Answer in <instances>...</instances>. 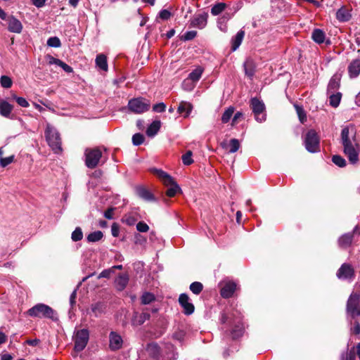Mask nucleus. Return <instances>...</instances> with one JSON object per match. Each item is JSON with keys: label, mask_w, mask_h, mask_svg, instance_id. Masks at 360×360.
<instances>
[{"label": "nucleus", "mask_w": 360, "mask_h": 360, "mask_svg": "<svg viewBox=\"0 0 360 360\" xmlns=\"http://www.w3.org/2000/svg\"><path fill=\"white\" fill-rule=\"evenodd\" d=\"M354 137L352 140L349 137V127H344L341 131V143L343 146L344 153L352 164H356L359 161V145L354 143Z\"/></svg>", "instance_id": "f257e3e1"}, {"label": "nucleus", "mask_w": 360, "mask_h": 360, "mask_svg": "<svg viewBox=\"0 0 360 360\" xmlns=\"http://www.w3.org/2000/svg\"><path fill=\"white\" fill-rule=\"evenodd\" d=\"M45 137L49 146L55 153H60L62 151L60 134L56 129L49 124H46Z\"/></svg>", "instance_id": "f03ea898"}, {"label": "nucleus", "mask_w": 360, "mask_h": 360, "mask_svg": "<svg viewBox=\"0 0 360 360\" xmlns=\"http://www.w3.org/2000/svg\"><path fill=\"white\" fill-rule=\"evenodd\" d=\"M28 314L32 317L47 318L54 320L55 311L49 306L44 304H37L27 311Z\"/></svg>", "instance_id": "7ed1b4c3"}, {"label": "nucleus", "mask_w": 360, "mask_h": 360, "mask_svg": "<svg viewBox=\"0 0 360 360\" xmlns=\"http://www.w3.org/2000/svg\"><path fill=\"white\" fill-rule=\"evenodd\" d=\"M127 107L131 112L135 114H141L150 109V102L146 98L138 97L130 99Z\"/></svg>", "instance_id": "20e7f679"}, {"label": "nucleus", "mask_w": 360, "mask_h": 360, "mask_svg": "<svg viewBox=\"0 0 360 360\" xmlns=\"http://www.w3.org/2000/svg\"><path fill=\"white\" fill-rule=\"evenodd\" d=\"M85 165L88 168L94 169L99 163L102 152L99 148H89L84 151Z\"/></svg>", "instance_id": "39448f33"}, {"label": "nucleus", "mask_w": 360, "mask_h": 360, "mask_svg": "<svg viewBox=\"0 0 360 360\" xmlns=\"http://www.w3.org/2000/svg\"><path fill=\"white\" fill-rule=\"evenodd\" d=\"M250 107L257 121L262 122L266 120L265 105L263 101L257 98H252L250 100Z\"/></svg>", "instance_id": "423d86ee"}, {"label": "nucleus", "mask_w": 360, "mask_h": 360, "mask_svg": "<svg viewBox=\"0 0 360 360\" xmlns=\"http://www.w3.org/2000/svg\"><path fill=\"white\" fill-rule=\"evenodd\" d=\"M306 149L310 153L319 151V139L316 132L311 129L306 134L304 139Z\"/></svg>", "instance_id": "0eeeda50"}, {"label": "nucleus", "mask_w": 360, "mask_h": 360, "mask_svg": "<svg viewBox=\"0 0 360 360\" xmlns=\"http://www.w3.org/2000/svg\"><path fill=\"white\" fill-rule=\"evenodd\" d=\"M89 338V333L87 329H80L75 333L74 341L75 349L77 351L83 350L86 346Z\"/></svg>", "instance_id": "6e6552de"}, {"label": "nucleus", "mask_w": 360, "mask_h": 360, "mask_svg": "<svg viewBox=\"0 0 360 360\" xmlns=\"http://www.w3.org/2000/svg\"><path fill=\"white\" fill-rule=\"evenodd\" d=\"M336 276L340 280L352 282L355 278V271L350 264L344 263L337 271Z\"/></svg>", "instance_id": "1a4fd4ad"}, {"label": "nucleus", "mask_w": 360, "mask_h": 360, "mask_svg": "<svg viewBox=\"0 0 360 360\" xmlns=\"http://www.w3.org/2000/svg\"><path fill=\"white\" fill-rule=\"evenodd\" d=\"M208 14L207 13H202L200 14L195 15L191 20V27L203 29L207 24Z\"/></svg>", "instance_id": "9d476101"}, {"label": "nucleus", "mask_w": 360, "mask_h": 360, "mask_svg": "<svg viewBox=\"0 0 360 360\" xmlns=\"http://www.w3.org/2000/svg\"><path fill=\"white\" fill-rule=\"evenodd\" d=\"M123 345V339L122 336L115 331H111L109 334V347L111 350H117L122 348Z\"/></svg>", "instance_id": "9b49d317"}, {"label": "nucleus", "mask_w": 360, "mask_h": 360, "mask_svg": "<svg viewBox=\"0 0 360 360\" xmlns=\"http://www.w3.org/2000/svg\"><path fill=\"white\" fill-rule=\"evenodd\" d=\"M188 296L185 294H181L179 297V302L184 309V313L186 315H190L194 311V305L190 302Z\"/></svg>", "instance_id": "f8f14e48"}, {"label": "nucleus", "mask_w": 360, "mask_h": 360, "mask_svg": "<svg viewBox=\"0 0 360 360\" xmlns=\"http://www.w3.org/2000/svg\"><path fill=\"white\" fill-rule=\"evenodd\" d=\"M220 294L224 298L231 297L236 290V283L233 281H227L221 284Z\"/></svg>", "instance_id": "ddd939ff"}, {"label": "nucleus", "mask_w": 360, "mask_h": 360, "mask_svg": "<svg viewBox=\"0 0 360 360\" xmlns=\"http://www.w3.org/2000/svg\"><path fill=\"white\" fill-rule=\"evenodd\" d=\"M149 171L153 174L157 176L165 186H169V184L173 182V178L160 169L152 167L149 169Z\"/></svg>", "instance_id": "4468645a"}, {"label": "nucleus", "mask_w": 360, "mask_h": 360, "mask_svg": "<svg viewBox=\"0 0 360 360\" xmlns=\"http://www.w3.org/2000/svg\"><path fill=\"white\" fill-rule=\"evenodd\" d=\"M359 295L356 293H352L347 302V311L352 316H355L357 311V306L359 302Z\"/></svg>", "instance_id": "2eb2a0df"}, {"label": "nucleus", "mask_w": 360, "mask_h": 360, "mask_svg": "<svg viewBox=\"0 0 360 360\" xmlns=\"http://www.w3.org/2000/svg\"><path fill=\"white\" fill-rule=\"evenodd\" d=\"M8 20V30L11 32L20 33L22 30V25L21 22L13 16H10L7 19Z\"/></svg>", "instance_id": "dca6fc26"}, {"label": "nucleus", "mask_w": 360, "mask_h": 360, "mask_svg": "<svg viewBox=\"0 0 360 360\" xmlns=\"http://www.w3.org/2000/svg\"><path fill=\"white\" fill-rule=\"evenodd\" d=\"M146 354L150 358H158L160 354V347L156 342L148 343L145 348Z\"/></svg>", "instance_id": "f3484780"}, {"label": "nucleus", "mask_w": 360, "mask_h": 360, "mask_svg": "<svg viewBox=\"0 0 360 360\" xmlns=\"http://www.w3.org/2000/svg\"><path fill=\"white\" fill-rule=\"evenodd\" d=\"M348 74L351 79L357 77L360 74V59L353 60L348 65Z\"/></svg>", "instance_id": "a211bd4d"}, {"label": "nucleus", "mask_w": 360, "mask_h": 360, "mask_svg": "<svg viewBox=\"0 0 360 360\" xmlns=\"http://www.w3.org/2000/svg\"><path fill=\"white\" fill-rule=\"evenodd\" d=\"M136 194L146 201H153L155 198L151 192L143 186H137L135 189Z\"/></svg>", "instance_id": "6ab92c4d"}, {"label": "nucleus", "mask_w": 360, "mask_h": 360, "mask_svg": "<svg viewBox=\"0 0 360 360\" xmlns=\"http://www.w3.org/2000/svg\"><path fill=\"white\" fill-rule=\"evenodd\" d=\"M13 106L5 100L0 101V115L8 118L12 112Z\"/></svg>", "instance_id": "aec40b11"}, {"label": "nucleus", "mask_w": 360, "mask_h": 360, "mask_svg": "<svg viewBox=\"0 0 360 360\" xmlns=\"http://www.w3.org/2000/svg\"><path fill=\"white\" fill-rule=\"evenodd\" d=\"M150 314L146 312H143L141 314L135 313L131 319V323L133 326H141L146 321L150 319Z\"/></svg>", "instance_id": "412c9836"}, {"label": "nucleus", "mask_w": 360, "mask_h": 360, "mask_svg": "<svg viewBox=\"0 0 360 360\" xmlns=\"http://www.w3.org/2000/svg\"><path fill=\"white\" fill-rule=\"evenodd\" d=\"M354 234L352 233H348L343 234L338 239V245L342 248H347L349 247L352 243Z\"/></svg>", "instance_id": "4be33fe9"}, {"label": "nucleus", "mask_w": 360, "mask_h": 360, "mask_svg": "<svg viewBox=\"0 0 360 360\" xmlns=\"http://www.w3.org/2000/svg\"><path fill=\"white\" fill-rule=\"evenodd\" d=\"M192 108L193 106L191 103L187 101H181L179 105L177 112L184 116V117H187L192 110Z\"/></svg>", "instance_id": "5701e85b"}, {"label": "nucleus", "mask_w": 360, "mask_h": 360, "mask_svg": "<svg viewBox=\"0 0 360 360\" xmlns=\"http://www.w3.org/2000/svg\"><path fill=\"white\" fill-rule=\"evenodd\" d=\"M203 68L201 67H197L195 70H193L188 75L187 79L184 81V84L188 81H192L193 82H197L201 78L202 74L203 72Z\"/></svg>", "instance_id": "b1692460"}, {"label": "nucleus", "mask_w": 360, "mask_h": 360, "mask_svg": "<svg viewBox=\"0 0 360 360\" xmlns=\"http://www.w3.org/2000/svg\"><path fill=\"white\" fill-rule=\"evenodd\" d=\"M129 281V276L126 274H120L118 277L115 279V285L116 288L119 290H123Z\"/></svg>", "instance_id": "393cba45"}, {"label": "nucleus", "mask_w": 360, "mask_h": 360, "mask_svg": "<svg viewBox=\"0 0 360 360\" xmlns=\"http://www.w3.org/2000/svg\"><path fill=\"white\" fill-rule=\"evenodd\" d=\"M245 36V32L240 30L231 40V49L236 51L241 44Z\"/></svg>", "instance_id": "a878e982"}, {"label": "nucleus", "mask_w": 360, "mask_h": 360, "mask_svg": "<svg viewBox=\"0 0 360 360\" xmlns=\"http://www.w3.org/2000/svg\"><path fill=\"white\" fill-rule=\"evenodd\" d=\"M161 126L160 120L153 121L147 128L146 134L148 136L153 137L159 131Z\"/></svg>", "instance_id": "bb28decb"}, {"label": "nucleus", "mask_w": 360, "mask_h": 360, "mask_svg": "<svg viewBox=\"0 0 360 360\" xmlns=\"http://www.w3.org/2000/svg\"><path fill=\"white\" fill-rule=\"evenodd\" d=\"M352 15L345 8H340L336 13V18L340 22H347L350 20Z\"/></svg>", "instance_id": "cd10ccee"}, {"label": "nucleus", "mask_w": 360, "mask_h": 360, "mask_svg": "<svg viewBox=\"0 0 360 360\" xmlns=\"http://www.w3.org/2000/svg\"><path fill=\"white\" fill-rule=\"evenodd\" d=\"M245 72L249 77H252L255 72V65L253 60H247L244 63Z\"/></svg>", "instance_id": "c85d7f7f"}, {"label": "nucleus", "mask_w": 360, "mask_h": 360, "mask_svg": "<svg viewBox=\"0 0 360 360\" xmlns=\"http://www.w3.org/2000/svg\"><path fill=\"white\" fill-rule=\"evenodd\" d=\"M311 37L315 42L321 44L325 41L326 34L321 30L315 29L312 32Z\"/></svg>", "instance_id": "c756f323"}, {"label": "nucleus", "mask_w": 360, "mask_h": 360, "mask_svg": "<svg viewBox=\"0 0 360 360\" xmlns=\"http://www.w3.org/2000/svg\"><path fill=\"white\" fill-rule=\"evenodd\" d=\"M96 65L102 70H108L107 58L103 54L98 55L96 58Z\"/></svg>", "instance_id": "7c9ffc66"}, {"label": "nucleus", "mask_w": 360, "mask_h": 360, "mask_svg": "<svg viewBox=\"0 0 360 360\" xmlns=\"http://www.w3.org/2000/svg\"><path fill=\"white\" fill-rule=\"evenodd\" d=\"M240 317H238V321H237V324L235 328L231 331V335L233 339H236L240 336H242L243 333V327L240 323Z\"/></svg>", "instance_id": "2f4dec72"}, {"label": "nucleus", "mask_w": 360, "mask_h": 360, "mask_svg": "<svg viewBox=\"0 0 360 360\" xmlns=\"http://www.w3.org/2000/svg\"><path fill=\"white\" fill-rule=\"evenodd\" d=\"M103 237V233L101 231H94L92 233H90L87 237L86 239L88 242L90 243H95L101 240Z\"/></svg>", "instance_id": "473e14b6"}, {"label": "nucleus", "mask_w": 360, "mask_h": 360, "mask_svg": "<svg viewBox=\"0 0 360 360\" xmlns=\"http://www.w3.org/2000/svg\"><path fill=\"white\" fill-rule=\"evenodd\" d=\"M169 188L167 190L166 194L169 197H174L177 192H179L181 189L179 185L174 181L173 179V182L169 184Z\"/></svg>", "instance_id": "72a5a7b5"}, {"label": "nucleus", "mask_w": 360, "mask_h": 360, "mask_svg": "<svg viewBox=\"0 0 360 360\" xmlns=\"http://www.w3.org/2000/svg\"><path fill=\"white\" fill-rule=\"evenodd\" d=\"M234 108L231 106L224 112L221 116V122L223 123H227L230 120L234 112Z\"/></svg>", "instance_id": "f704fd0d"}, {"label": "nucleus", "mask_w": 360, "mask_h": 360, "mask_svg": "<svg viewBox=\"0 0 360 360\" xmlns=\"http://www.w3.org/2000/svg\"><path fill=\"white\" fill-rule=\"evenodd\" d=\"M155 295L150 292H144L141 297V301L143 304H148L155 300Z\"/></svg>", "instance_id": "c9c22d12"}, {"label": "nucleus", "mask_w": 360, "mask_h": 360, "mask_svg": "<svg viewBox=\"0 0 360 360\" xmlns=\"http://www.w3.org/2000/svg\"><path fill=\"white\" fill-rule=\"evenodd\" d=\"M226 6V4L224 3H218L211 8V13L213 15H217L225 9Z\"/></svg>", "instance_id": "e433bc0d"}, {"label": "nucleus", "mask_w": 360, "mask_h": 360, "mask_svg": "<svg viewBox=\"0 0 360 360\" xmlns=\"http://www.w3.org/2000/svg\"><path fill=\"white\" fill-rule=\"evenodd\" d=\"M240 148V142L236 139H232L229 141V152L231 153H236Z\"/></svg>", "instance_id": "4c0bfd02"}, {"label": "nucleus", "mask_w": 360, "mask_h": 360, "mask_svg": "<svg viewBox=\"0 0 360 360\" xmlns=\"http://www.w3.org/2000/svg\"><path fill=\"white\" fill-rule=\"evenodd\" d=\"M203 285L200 282H193L190 285V290L192 291L193 293L195 295H199L201 291L202 290Z\"/></svg>", "instance_id": "58836bf2"}, {"label": "nucleus", "mask_w": 360, "mask_h": 360, "mask_svg": "<svg viewBox=\"0 0 360 360\" xmlns=\"http://www.w3.org/2000/svg\"><path fill=\"white\" fill-rule=\"evenodd\" d=\"M0 83L2 87L8 89L12 86L13 81L8 76L3 75L0 78Z\"/></svg>", "instance_id": "ea45409f"}, {"label": "nucleus", "mask_w": 360, "mask_h": 360, "mask_svg": "<svg viewBox=\"0 0 360 360\" xmlns=\"http://www.w3.org/2000/svg\"><path fill=\"white\" fill-rule=\"evenodd\" d=\"M333 162L340 167L346 166V160L340 155H335L332 158Z\"/></svg>", "instance_id": "a19ab883"}, {"label": "nucleus", "mask_w": 360, "mask_h": 360, "mask_svg": "<svg viewBox=\"0 0 360 360\" xmlns=\"http://www.w3.org/2000/svg\"><path fill=\"white\" fill-rule=\"evenodd\" d=\"M83 238V233L79 227H77L75 231L72 233L71 238L73 241H79Z\"/></svg>", "instance_id": "79ce46f5"}, {"label": "nucleus", "mask_w": 360, "mask_h": 360, "mask_svg": "<svg viewBox=\"0 0 360 360\" xmlns=\"http://www.w3.org/2000/svg\"><path fill=\"white\" fill-rule=\"evenodd\" d=\"M341 100V94H332L330 96V104L333 107H338Z\"/></svg>", "instance_id": "37998d69"}, {"label": "nucleus", "mask_w": 360, "mask_h": 360, "mask_svg": "<svg viewBox=\"0 0 360 360\" xmlns=\"http://www.w3.org/2000/svg\"><path fill=\"white\" fill-rule=\"evenodd\" d=\"M295 108L296 109L300 122L302 123H304L307 120V115L304 110L301 106L298 105H295Z\"/></svg>", "instance_id": "c03bdc74"}, {"label": "nucleus", "mask_w": 360, "mask_h": 360, "mask_svg": "<svg viewBox=\"0 0 360 360\" xmlns=\"http://www.w3.org/2000/svg\"><path fill=\"white\" fill-rule=\"evenodd\" d=\"M182 162L185 165H190L193 162L192 152L191 150L187 151L182 155Z\"/></svg>", "instance_id": "a18cd8bd"}, {"label": "nucleus", "mask_w": 360, "mask_h": 360, "mask_svg": "<svg viewBox=\"0 0 360 360\" xmlns=\"http://www.w3.org/2000/svg\"><path fill=\"white\" fill-rule=\"evenodd\" d=\"M144 141V136L143 134L137 133L132 136V142L135 146H139Z\"/></svg>", "instance_id": "49530a36"}, {"label": "nucleus", "mask_w": 360, "mask_h": 360, "mask_svg": "<svg viewBox=\"0 0 360 360\" xmlns=\"http://www.w3.org/2000/svg\"><path fill=\"white\" fill-rule=\"evenodd\" d=\"M47 45L51 47L57 48V47H60L61 44H60V39L58 37H50L47 40Z\"/></svg>", "instance_id": "de8ad7c7"}, {"label": "nucleus", "mask_w": 360, "mask_h": 360, "mask_svg": "<svg viewBox=\"0 0 360 360\" xmlns=\"http://www.w3.org/2000/svg\"><path fill=\"white\" fill-rule=\"evenodd\" d=\"M91 309L96 316H98L103 312V305L96 303L91 305Z\"/></svg>", "instance_id": "09e8293b"}, {"label": "nucleus", "mask_w": 360, "mask_h": 360, "mask_svg": "<svg viewBox=\"0 0 360 360\" xmlns=\"http://www.w3.org/2000/svg\"><path fill=\"white\" fill-rule=\"evenodd\" d=\"M14 160V155H11L6 158H0V165L2 167H5L11 162H13Z\"/></svg>", "instance_id": "8fccbe9b"}, {"label": "nucleus", "mask_w": 360, "mask_h": 360, "mask_svg": "<svg viewBox=\"0 0 360 360\" xmlns=\"http://www.w3.org/2000/svg\"><path fill=\"white\" fill-rule=\"evenodd\" d=\"M339 79L335 77H332L328 84V89L335 90L339 87Z\"/></svg>", "instance_id": "3c124183"}, {"label": "nucleus", "mask_w": 360, "mask_h": 360, "mask_svg": "<svg viewBox=\"0 0 360 360\" xmlns=\"http://www.w3.org/2000/svg\"><path fill=\"white\" fill-rule=\"evenodd\" d=\"M13 98L16 101L17 103L21 107L27 108L30 105L28 101L25 98L14 96Z\"/></svg>", "instance_id": "603ef678"}, {"label": "nucleus", "mask_w": 360, "mask_h": 360, "mask_svg": "<svg viewBox=\"0 0 360 360\" xmlns=\"http://www.w3.org/2000/svg\"><path fill=\"white\" fill-rule=\"evenodd\" d=\"M166 105L164 103H158L153 106V110L155 112H162L165 111Z\"/></svg>", "instance_id": "864d4df0"}, {"label": "nucleus", "mask_w": 360, "mask_h": 360, "mask_svg": "<svg viewBox=\"0 0 360 360\" xmlns=\"http://www.w3.org/2000/svg\"><path fill=\"white\" fill-rule=\"evenodd\" d=\"M136 229L139 232L145 233L149 230V226L143 221H140L136 224Z\"/></svg>", "instance_id": "5fc2aeb1"}, {"label": "nucleus", "mask_w": 360, "mask_h": 360, "mask_svg": "<svg viewBox=\"0 0 360 360\" xmlns=\"http://www.w3.org/2000/svg\"><path fill=\"white\" fill-rule=\"evenodd\" d=\"M197 35V32L194 30L188 31L186 32L183 38L185 41H189L193 39H194Z\"/></svg>", "instance_id": "6e6d98bb"}, {"label": "nucleus", "mask_w": 360, "mask_h": 360, "mask_svg": "<svg viewBox=\"0 0 360 360\" xmlns=\"http://www.w3.org/2000/svg\"><path fill=\"white\" fill-rule=\"evenodd\" d=\"M170 11L167 9H163L159 13V18L163 20H167L171 17Z\"/></svg>", "instance_id": "4d7b16f0"}, {"label": "nucleus", "mask_w": 360, "mask_h": 360, "mask_svg": "<svg viewBox=\"0 0 360 360\" xmlns=\"http://www.w3.org/2000/svg\"><path fill=\"white\" fill-rule=\"evenodd\" d=\"M113 274V269H105L103 271L101 272V274L98 275V278H109L110 275Z\"/></svg>", "instance_id": "13d9d810"}, {"label": "nucleus", "mask_w": 360, "mask_h": 360, "mask_svg": "<svg viewBox=\"0 0 360 360\" xmlns=\"http://www.w3.org/2000/svg\"><path fill=\"white\" fill-rule=\"evenodd\" d=\"M59 67H60L65 72L68 73L72 72L73 71V69L70 65H68L63 61H61V63L60 64Z\"/></svg>", "instance_id": "bf43d9fd"}, {"label": "nucleus", "mask_w": 360, "mask_h": 360, "mask_svg": "<svg viewBox=\"0 0 360 360\" xmlns=\"http://www.w3.org/2000/svg\"><path fill=\"white\" fill-rule=\"evenodd\" d=\"M242 117H243V113H242V112H237L234 115V116H233V119H232V123H231V124H232L233 126V125H235V124H237V122H238V120L239 119L242 118Z\"/></svg>", "instance_id": "052dcab7"}, {"label": "nucleus", "mask_w": 360, "mask_h": 360, "mask_svg": "<svg viewBox=\"0 0 360 360\" xmlns=\"http://www.w3.org/2000/svg\"><path fill=\"white\" fill-rule=\"evenodd\" d=\"M61 61L60 59L56 58L53 56H49V63L50 65L54 64L58 66H60V64L61 63Z\"/></svg>", "instance_id": "680f3d73"}, {"label": "nucleus", "mask_w": 360, "mask_h": 360, "mask_svg": "<svg viewBox=\"0 0 360 360\" xmlns=\"http://www.w3.org/2000/svg\"><path fill=\"white\" fill-rule=\"evenodd\" d=\"M32 4L37 8H41L45 5L46 0H32Z\"/></svg>", "instance_id": "e2e57ef3"}, {"label": "nucleus", "mask_w": 360, "mask_h": 360, "mask_svg": "<svg viewBox=\"0 0 360 360\" xmlns=\"http://www.w3.org/2000/svg\"><path fill=\"white\" fill-rule=\"evenodd\" d=\"M113 208H109L104 212V216L105 218L111 219L113 218Z\"/></svg>", "instance_id": "0e129e2a"}, {"label": "nucleus", "mask_w": 360, "mask_h": 360, "mask_svg": "<svg viewBox=\"0 0 360 360\" xmlns=\"http://www.w3.org/2000/svg\"><path fill=\"white\" fill-rule=\"evenodd\" d=\"M77 297V290H75L70 295V302L71 306H73L75 304V299Z\"/></svg>", "instance_id": "69168bd1"}, {"label": "nucleus", "mask_w": 360, "mask_h": 360, "mask_svg": "<svg viewBox=\"0 0 360 360\" xmlns=\"http://www.w3.org/2000/svg\"><path fill=\"white\" fill-rule=\"evenodd\" d=\"M12 356L8 353H4L1 355V360H12Z\"/></svg>", "instance_id": "338daca9"}, {"label": "nucleus", "mask_w": 360, "mask_h": 360, "mask_svg": "<svg viewBox=\"0 0 360 360\" xmlns=\"http://www.w3.org/2000/svg\"><path fill=\"white\" fill-rule=\"evenodd\" d=\"M6 335L3 332L0 331V345L6 342Z\"/></svg>", "instance_id": "774afa93"}]
</instances>
